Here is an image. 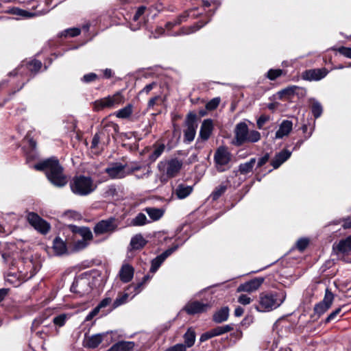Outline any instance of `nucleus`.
I'll use <instances>...</instances> for the list:
<instances>
[{"label": "nucleus", "mask_w": 351, "mask_h": 351, "mask_svg": "<svg viewBox=\"0 0 351 351\" xmlns=\"http://www.w3.org/2000/svg\"><path fill=\"white\" fill-rule=\"evenodd\" d=\"M269 159V154L268 153L265 154L263 157L259 158L257 162V167H261L263 166L265 163L268 162Z\"/></svg>", "instance_id": "nucleus-62"}, {"label": "nucleus", "mask_w": 351, "mask_h": 351, "mask_svg": "<svg viewBox=\"0 0 351 351\" xmlns=\"http://www.w3.org/2000/svg\"><path fill=\"white\" fill-rule=\"evenodd\" d=\"M270 119L269 116L262 114L256 121L257 127L258 129H262L266 122Z\"/></svg>", "instance_id": "nucleus-53"}, {"label": "nucleus", "mask_w": 351, "mask_h": 351, "mask_svg": "<svg viewBox=\"0 0 351 351\" xmlns=\"http://www.w3.org/2000/svg\"><path fill=\"white\" fill-rule=\"evenodd\" d=\"M154 151L149 156V159L152 162L155 161L162 155L165 151V145L164 144L154 145Z\"/></svg>", "instance_id": "nucleus-38"}, {"label": "nucleus", "mask_w": 351, "mask_h": 351, "mask_svg": "<svg viewBox=\"0 0 351 351\" xmlns=\"http://www.w3.org/2000/svg\"><path fill=\"white\" fill-rule=\"evenodd\" d=\"M132 113V106L128 104L123 108L120 109L116 112V116L121 119L128 118Z\"/></svg>", "instance_id": "nucleus-41"}, {"label": "nucleus", "mask_w": 351, "mask_h": 351, "mask_svg": "<svg viewBox=\"0 0 351 351\" xmlns=\"http://www.w3.org/2000/svg\"><path fill=\"white\" fill-rule=\"evenodd\" d=\"M71 191L79 196H86L93 193L97 188V184L90 176H75L70 182Z\"/></svg>", "instance_id": "nucleus-3"}, {"label": "nucleus", "mask_w": 351, "mask_h": 351, "mask_svg": "<svg viewBox=\"0 0 351 351\" xmlns=\"http://www.w3.org/2000/svg\"><path fill=\"white\" fill-rule=\"evenodd\" d=\"M261 133L256 130H249L246 143H256L261 139Z\"/></svg>", "instance_id": "nucleus-45"}, {"label": "nucleus", "mask_w": 351, "mask_h": 351, "mask_svg": "<svg viewBox=\"0 0 351 351\" xmlns=\"http://www.w3.org/2000/svg\"><path fill=\"white\" fill-rule=\"evenodd\" d=\"M192 12H193L192 10L185 12L182 14L180 15L174 21L168 22L166 24L167 27L171 28L173 25H179L181 23H182L183 21H185L186 18L189 17Z\"/></svg>", "instance_id": "nucleus-39"}, {"label": "nucleus", "mask_w": 351, "mask_h": 351, "mask_svg": "<svg viewBox=\"0 0 351 351\" xmlns=\"http://www.w3.org/2000/svg\"><path fill=\"white\" fill-rule=\"evenodd\" d=\"M238 302L243 305H247V304H249L252 302V299L247 295L241 294L238 298Z\"/></svg>", "instance_id": "nucleus-57"}, {"label": "nucleus", "mask_w": 351, "mask_h": 351, "mask_svg": "<svg viewBox=\"0 0 351 351\" xmlns=\"http://www.w3.org/2000/svg\"><path fill=\"white\" fill-rule=\"evenodd\" d=\"M129 295L128 293H125L124 294L118 296L113 302L112 308H117L118 306L126 303L128 300Z\"/></svg>", "instance_id": "nucleus-47"}, {"label": "nucleus", "mask_w": 351, "mask_h": 351, "mask_svg": "<svg viewBox=\"0 0 351 351\" xmlns=\"http://www.w3.org/2000/svg\"><path fill=\"white\" fill-rule=\"evenodd\" d=\"M149 280V276H145L143 278V280L141 282L136 285H130L128 289H127V291H130V289H134V293L133 294V295L132 296V298H133L135 295L138 294V293H140V291H141V286L145 283L147 281H148Z\"/></svg>", "instance_id": "nucleus-48"}, {"label": "nucleus", "mask_w": 351, "mask_h": 351, "mask_svg": "<svg viewBox=\"0 0 351 351\" xmlns=\"http://www.w3.org/2000/svg\"><path fill=\"white\" fill-rule=\"evenodd\" d=\"M184 344L186 348L193 346L195 341V332L193 329L189 328L184 335Z\"/></svg>", "instance_id": "nucleus-37"}, {"label": "nucleus", "mask_w": 351, "mask_h": 351, "mask_svg": "<svg viewBox=\"0 0 351 351\" xmlns=\"http://www.w3.org/2000/svg\"><path fill=\"white\" fill-rule=\"evenodd\" d=\"M145 211L153 221L160 219L164 215L165 210L162 208L147 207Z\"/></svg>", "instance_id": "nucleus-33"}, {"label": "nucleus", "mask_w": 351, "mask_h": 351, "mask_svg": "<svg viewBox=\"0 0 351 351\" xmlns=\"http://www.w3.org/2000/svg\"><path fill=\"white\" fill-rule=\"evenodd\" d=\"M49 11V8L38 10L34 12H29L25 10L17 9L16 11L15 12V14L25 18H31L33 16H40L47 14Z\"/></svg>", "instance_id": "nucleus-28"}, {"label": "nucleus", "mask_w": 351, "mask_h": 351, "mask_svg": "<svg viewBox=\"0 0 351 351\" xmlns=\"http://www.w3.org/2000/svg\"><path fill=\"white\" fill-rule=\"evenodd\" d=\"M117 228V219L114 217H109L97 223L93 228V231L96 235L112 234Z\"/></svg>", "instance_id": "nucleus-9"}, {"label": "nucleus", "mask_w": 351, "mask_h": 351, "mask_svg": "<svg viewBox=\"0 0 351 351\" xmlns=\"http://www.w3.org/2000/svg\"><path fill=\"white\" fill-rule=\"evenodd\" d=\"M186 347L185 345L182 343H178L168 349L165 351H186Z\"/></svg>", "instance_id": "nucleus-61"}, {"label": "nucleus", "mask_w": 351, "mask_h": 351, "mask_svg": "<svg viewBox=\"0 0 351 351\" xmlns=\"http://www.w3.org/2000/svg\"><path fill=\"white\" fill-rule=\"evenodd\" d=\"M334 294L329 290L328 288H326L324 299L317 303L314 307L315 313L320 316L326 312L331 306L334 300Z\"/></svg>", "instance_id": "nucleus-13"}, {"label": "nucleus", "mask_w": 351, "mask_h": 351, "mask_svg": "<svg viewBox=\"0 0 351 351\" xmlns=\"http://www.w3.org/2000/svg\"><path fill=\"white\" fill-rule=\"evenodd\" d=\"M336 249L338 252L343 254L348 253L351 251V235L345 239L341 240L337 245Z\"/></svg>", "instance_id": "nucleus-32"}, {"label": "nucleus", "mask_w": 351, "mask_h": 351, "mask_svg": "<svg viewBox=\"0 0 351 351\" xmlns=\"http://www.w3.org/2000/svg\"><path fill=\"white\" fill-rule=\"evenodd\" d=\"M293 123L289 120H284L280 125L279 129L276 132V138H282L287 136L292 130Z\"/></svg>", "instance_id": "nucleus-24"}, {"label": "nucleus", "mask_w": 351, "mask_h": 351, "mask_svg": "<svg viewBox=\"0 0 351 351\" xmlns=\"http://www.w3.org/2000/svg\"><path fill=\"white\" fill-rule=\"evenodd\" d=\"M256 162V158H252L248 162L241 163L239 166V171L241 174L245 175L251 172Z\"/></svg>", "instance_id": "nucleus-35"}, {"label": "nucleus", "mask_w": 351, "mask_h": 351, "mask_svg": "<svg viewBox=\"0 0 351 351\" xmlns=\"http://www.w3.org/2000/svg\"><path fill=\"white\" fill-rule=\"evenodd\" d=\"M134 276V268L129 264H124L122 265L119 271V277L122 282H130Z\"/></svg>", "instance_id": "nucleus-25"}, {"label": "nucleus", "mask_w": 351, "mask_h": 351, "mask_svg": "<svg viewBox=\"0 0 351 351\" xmlns=\"http://www.w3.org/2000/svg\"><path fill=\"white\" fill-rule=\"evenodd\" d=\"M248 127L245 122H240L237 124L234 129V139L233 144L236 146H241L246 143L248 134Z\"/></svg>", "instance_id": "nucleus-14"}, {"label": "nucleus", "mask_w": 351, "mask_h": 351, "mask_svg": "<svg viewBox=\"0 0 351 351\" xmlns=\"http://www.w3.org/2000/svg\"><path fill=\"white\" fill-rule=\"evenodd\" d=\"M197 114L194 112H189L184 121V141L189 143L192 142L196 134L197 128Z\"/></svg>", "instance_id": "nucleus-8"}, {"label": "nucleus", "mask_w": 351, "mask_h": 351, "mask_svg": "<svg viewBox=\"0 0 351 351\" xmlns=\"http://www.w3.org/2000/svg\"><path fill=\"white\" fill-rule=\"evenodd\" d=\"M298 88L296 86H289L286 88L282 89L279 92V94L283 95H291L295 93V90Z\"/></svg>", "instance_id": "nucleus-55"}, {"label": "nucleus", "mask_w": 351, "mask_h": 351, "mask_svg": "<svg viewBox=\"0 0 351 351\" xmlns=\"http://www.w3.org/2000/svg\"><path fill=\"white\" fill-rule=\"evenodd\" d=\"M53 249L56 255L60 256L66 252V246L65 243L59 237L53 240Z\"/></svg>", "instance_id": "nucleus-31"}, {"label": "nucleus", "mask_w": 351, "mask_h": 351, "mask_svg": "<svg viewBox=\"0 0 351 351\" xmlns=\"http://www.w3.org/2000/svg\"><path fill=\"white\" fill-rule=\"evenodd\" d=\"M145 10H146V7L143 6V5L140 6L137 9L136 13L133 16L132 21H133V22H137L138 23L136 25H134V27H132L133 30H136L140 27V26L138 25V23H140L141 21H143L144 20L143 14H144ZM132 25H133V24H132Z\"/></svg>", "instance_id": "nucleus-34"}, {"label": "nucleus", "mask_w": 351, "mask_h": 351, "mask_svg": "<svg viewBox=\"0 0 351 351\" xmlns=\"http://www.w3.org/2000/svg\"><path fill=\"white\" fill-rule=\"evenodd\" d=\"M102 341V335L97 334L89 337L86 341V346L90 348H97Z\"/></svg>", "instance_id": "nucleus-36"}, {"label": "nucleus", "mask_w": 351, "mask_h": 351, "mask_svg": "<svg viewBox=\"0 0 351 351\" xmlns=\"http://www.w3.org/2000/svg\"><path fill=\"white\" fill-rule=\"evenodd\" d=\"M182 165V161L176 158L159 162L158 169L162 176L171 178L176 177L179 173Z\"/></svg>", "instance_id": "nucleus-5"}, {"label": "nucleus", "mask_w": 351, "mask_h": 351, "mask_svg": "<svg viewBox=\"0 0 351 351\" xmlns=\"http://www.w3.org/2000/svg\"><path fill=\"white\" fill-rule=\"evenodd\" d=\"M27 219L32 226L42 234H47L50 230L49 223L35 213H29Z\"/></svg>", "instance_id": "nucleus-10"}, {"label": "nucleus", "mask_w": 351, "mask_h": 351, "mask_svg": "<svg viewBox=\"0 0 351 351\" xmlns=\"http://www.w3.org/2000/svg\"><path fill=\"white\" fill-rule=\"evenodd\" d=\"M34 169L45 171L48 180L57 187H63L67 182V177L64 174L63 167L56 157H51L34 165Z\"/></svg>", "instance_id": "nucleus-1"}, {"label": "nucleus", "mask_w": 351, "mask_h": 351, "mask_svg": "<svg viewBox=\"0 0 351 351\" xmlns=\"http://www.w3.org/2000/svg\"><path fill=\"white\" fill-rule=\"evenodd\" d=\"M42 62L39 60L23 61L19 66L10 73V75L31 76L36 73L41 68Z\"/></svg>", "instance_id": "nucleus-7"}, {"label": "nucleus", "mask_w": 351, "mask_h": 351, "mask_svg": "<svg viewBox=\"0 0 351 351\" xmlns=\"http://www.w3.org/2000/svg\"><path fill=\"white\" fill-rule=\"evenodd\" d=\"M341 307L335 309L334 311H332L331 313H330V315H328V316L326 317V322L328 323V322H331L332 320L335 319V317H337V315L338 314H339L341 313Z\"/></svg>", "instance_id": "nucleus-60"}, {"label": "nucleus", "mask_w": 351, "mask_h": 351, "mask_svg": "<svg viewBox=\"0 0 351 351\" xmlns=\"http://www.w3.org/2000/svg\"><path fill=\"white\" fill-rule=\"evenodd\" d=\"M233 329L232 326L230 325H224L221 326H217L211 330L212 333L213 334V337L219 336L223 334H225L228 332L231 331Z\"/></svg>", "instance_id": "nucleus-42"}, {"label": "nucleus", "mask_w": 351, "mask_h": 351, "mask_svg": "<svg viewBox=\"0 0 351 351\" xmlns=\"http://www.w3.org/2000/svg\"><path fill=\"white\" fill-rule=\"evenodd\" d=\"M337 51L339 53L343 55V56L351 58V48L350 47H341L337 49Z\"/></svg>", "instance_id": "nucleus-56"}, {"label": "nucleus", "mask_w": 351, "mask_h": 351, "mask_svg": "<svg viewBox=\"0 0 351 351\" xmlns=\"http://www.w3.org/2000/svg\"><path fill=\"white\" fill-rule=\"evenodd\" d=\"M212 337H213V334L212 333V331L210 330L205 333H203L199 338V341L201 342H204V341L208 340L209 339H210Z\"/></svg>", "instance_id": "nucleus-63"}, {"label": "nucleus", "mask_w": 351, "mask_h": 351, "mask_svg": "<svg viewBox=\"0 0 351 351\" xmlns=\"http://www.w3.org/2000/svg\"><path fill=\"white\" fill-rule=\"evenodd\" d=\"M204 25V24H202V25H197V26H191V27H187V28H183L182 29V33L184 34H191V33H193L195 31L198 30L202 27H203Z\"/></svg>", "instance_id": "nucleus-59"}, {"label": "nucleus", "mask_w": 351, "mask_h": 351, "mask_svg": "<svg viewBox=\"0 0 351 351\" xmlns=\"http://www.w3.org/2000/svg\"><path fill=\"white\" fill-rule=\"evenodd\" d=\"M126 168L127 165H123L120 162H114L110 165L105 169V172L112 179H121L128 175Z\"/></svg>", "instance_id": "nucleus-12"}, {"label": "nucleus", "mask_w": 351, "mask_h": 351, "mask_svg": "<svg viewBox=\"0 0 351 351\" xmlns=\"http://www.w3.org/2000/svg\"><path fill=\"white\" fill-rule=\"evenodd\" d=\"M111 302L112 300L110 298H106L103 299L95 308H97L98 311L99 312L101 308L108 306L110 305Z\"/></svg>", "instance_id": "nucleus-58"}, {"label": "nucleus", "mask_w": 351, "mask_h": 351, "mask_svg": "<svg viewBox=\"0 0 351 351\" xmlns=\"http://www.w3.org/2000/svg\"><path fill=\"white\" fill-rule=\"evenodd\" d=\"M308 245L307 239H300L296 243V247L300 251H303Z\"/></svg>", "instance_id": "nucleus-54"}, {"label": "nucleus", "mask_w": 351, "mask_h": 351, "mask_svg": "<svg viewBox=\"0 0 351 351\" xmlns=\"http://www.w3.org/2000/svg\"><path fill=\"white\" fill-rule=\"evenodd\" d=\"M232 154L226 146L219 147L214 154L215 166L218 171L223 172L229 168L232 160Z\"/></svg>", "instance_id": "nucleus-6"}, {"label": "nucleus", "mask_w": 351, "mask_h": 351, "mask_svg": "<svg viewBox=\"0 0 351 351\" xmlns=\"http://www.w3.org/2000/svg\"><path fill=\"white\" fill-rule=\"evenodd\" d=\"M322 106L321 104L315 100L313 99L312 106H311V112L315 118H318L321 116L322 113Z\"/></svg>", "instance_id": "nucleus-44"}, {"label": "nucleus", "mask_w": 351, "mask_h": 351, "mask_svg": "<svg viewBox=\"0 0 351 351\" xmlns=\"http://www.w3.org/2000/svg\"><path fill=\"white\" fill-rule=\"evenodd\" d=\"M193 191V186L185 184H179L173 191L178 199H182L188 197Z\"/></svg>", "instance_id": "nucleus-23"}, {"label": "nucleus", "mask_w": 351, "mask_h": 351, "mask_svg": "<svg viewBox=\"0 0 351 351\" xmlns=\"http://www.w3.org/2000/svg\"><path fill=\"white\" fill-rule=\"evenodd\" d=\"M219 103H220V99L219 98H218V97L213 98V99H211L210 101H208L206 104V109H208L209 110H214V109L217 108V106H219Z\"/></svg>", "instance_id": "nucleus-51"}, {"label": "nucleus", "mask_w": 351, "mask_h": 351, "mask_svg": "<svg viewBox=\"0 0 351 351\" xmlns=\"http://www.w3.org/2000/svg\"><path fill=\"white\" fill-rule=\"evenodd\" d=\"M226 190V186L223 185H220L218 187H217L211 194L213 199H217L223 193H225Z\"/></svg>", "instance_id": "nucleus-50"}, {"label": "nucleus", "mask_w": 351, "mask_h": 351, "mask_svg": "<svg viewBox=\"0 0 351 351\" xmlns=\"http://www.w3.org/2000/svg\"><path fill=\"white\" fill-rule=\"evenodd\" d=\"M134 343L132 341H121L112 346L108 351H132Z\"/></svg>", "instance_id": "nucleus-27"}, {"label": "nucleus", "mask_w": 351, "mask_h": 351, "mask_svg": "<svg viewBox=\"0 0 351 351\" xmlns=\"http://www.w3.org/2000/svg\"><path fill=\"white\" fill-rule=\"evenodd\" d=\"M176 247L174 248L168 249L164 252H162L159 256H156L152 261V265L150 267V271L152 273H155L158 269L160 267L164 261L171 255L176 250Z\"/></svg>", "instance_id": "nucleus-19"}, {"label": "nucleus", "mask_w": 351, "mask_h": 351, "mask_svg": "<svg viewBox=\"0 0 351 351\" xmlns=\"http://www.w3.org/2000/svg\"><path fill=\"white\" fill-rule=\"evenodd\" d=\"M69 317L70 315L69 314L62 313L53 318V323L58 327H62Z\"/></svg>", "instance_id": "nucleus-43"}, {"label": "nucleus", "mask_w": 351, "mask_h": 351, "mask_svg": "<svg viewBox=\"0 0 351 351\" xmlns=\"http://www.w3.org/2000/svg\"><path fill=\"white\" fill-rule=\"evenodd\" d=\"M284 291H265L259 294L256 309L260 312H269L279 307L285 301Z\"/></svg>", "instance_id": "nucleus-2"}, {"label": "nucleus", "mask_w": 351, "mask_h": 351, "mask_svg": "<svg viewBox=\"0 0 351 351\" xmlns=\"http://www.w3.org/2000/svg\"><path fill=\"white\" fill-rule=\"evenodd\" d=\"M122 101V96L118 93L112 97H105L96 101V104L101 108L113 107Z\"/></svg>", "instance_id": "nucleus-18"}, {"label": "nucleus", "mask_w": 351, "mask_h": 351, "mask_svg": "<svg viewBox=\"0 0 351 351\" xmlns=\"http://www.w3.org/2000/svg\"><path fill=\"white\" fill-rule=\"evenodd\" d=\"M291 155V152L287 149H284L276 154L275 157L271 162V165L274 169L278 168L283 162L288 160Z\"/></svg>", "instance_id": "nucleus-21"}, {"label": "nucleus", "mask_w": 351, "mask_h": 351, "mask_svg": "<svg viewBox=\"0 0 351 351\" xmlns=\"http://www.w3.org/2000/svg\"><path fill=\"white\" fill-rule=\"evenodd\" d=\"M99 311L97 308H94L86 317L85 321L91 320L95 316L98 314Z\"/></svg>", "instance_id": "nucleus-64"}, {"label": "nucleus", "mask_w": 351, "mask_h": 351, "mask_svg": "<svg viewBox=\"0 0 351 351\" xmlns=\"http://www.w3.org/2000/svg\"><path fill=\"white\" fill-rule=\"evenodd\" d=\"M98 78V76L95 73H89L83 76L82 81L85 83H90L95 81Z\"/></svg>", "instance_id": "nucleus-52"}, {"label": "nucleus", "mask_w": 351, "mask_h": 351, "mask_svg": "<svg viewBox=\"0 0 351 351\" xmlns=\"http://www.w3.org/2000/svg\"><path fill=\"white\" fill-rule=\"evenodd\" d=\"M81 31L79 28H75V27H73V28H69V29H66L64 31H62V32L60 33V37H67V36H70V37H75V36H78L80 34Z\"/></svg>", "instance_id": "nucleus-46"}, {"label": "nucleus", "mask_w": 351, "mask_h": 351, "mask_svg": "<svg viewBox=\"0 0 351 351\" xmlns=\"http://www.w3.org/2000/svg\"><path fill=\"white\" fill-rule=\"evenodd\" d=\"M147 243V241L141 234H136L132 237L128 247V250L132 251L141 250Z\"/></svg>", "instance_id": "nucleus-20"}, {"label": "nucleus", "mask_w": 351, "mask_h": 351, "mask_svg": "<svg viewBox=\"0 0 351 351\" xmlns=\"http://www.w3.org/2000/svg\"><path fill=\"white\" fill-rule=\"evenodd\" d=\"M213 130V122L210 119H206L203 121L199 131V136L204 141L209 138Z\"/></svg>", "instance_id": "nucleus-26"}, {"label": "nucleus", "mask_w": 351, "mask_h": 351, "mask_svg": "<svg viewBox=\"0 0 351 351\" xmlns=\"http://www.w3.org/2000/svg\"><path fill=\"white\" fill-rule=\"evenodd\" d=\"M36 274L34 269V265L32 261H27L25 267L20 269L19 274L9 273L6 278V281L14 287L19 286L21 282L32 278Z\"/></svg>", "instance_id": "nucleus-4"}, {"label": "nucleus", "mask_w": 351, "mask_h": 351, "mask_svg": "<svg viewBox=\"0 0 351 351\" xmlns=\"http://www.w3.org/2000/svg\"><path fill=\"white\" fill-rule=\"evenodd\" d=\"M148 222L145 214L140 213L132 220V225L134 226H141L145 225Z\"/></svg>", "instance_id": "nucleus-40"}, {"label": "nucleus", "mask_w": 351, "mask_h": 351, "mask_svg": "<svg viewBox=\"0 0 351 351\" xmlns=\"http://www.w3.org/2000/svg\"><path fill=\"white\" fill-rule=\"evenodd\" d=\"M79 233L82 237V240L77 242V247L78 248H84L88 245V241H90L93 238V234L88 228H80L79 229Z\"/></svg>", "instance_id": "nucleus-22"}, {"label": "nucleus", "mask_w": 351, "mask_h": 351, "mask_svg": "<svg viewBox=\"0 0 351 351\" xmlns=\"http://www.w3.org/2000/svg\"><path fill=\"white\" fill-rule=\"evenodd\" d=\"M91 289L89 279L83 276L75 278L71 287V291L78 293L80 296L88 294Z\"/></svg>", "instance_id": "nucleus-11"}, {"label": "nucleus", "mask_w": 351, "mask_h": 351, "mask_svg": "<svg viewBox=\"0 0 351 351\" xmlns=\"http://www.w3.org/2000/svg\"><path fill=\"white\" fill-rule=\"evenodd\" d=\"M210 308L208 303H203L199 301H190L184 306V310L189 315H195L204 313Z\"/></svg>", "instance_id": "nucleus-15"}, {"label": "nucleus", "mask_w": 351, "mask_h": 351, "mask_svg": "<svg viewBox=\"0 0 351 351\" xmlns=\"http://www.w3.org/2000/svg\"><path fill=\"white\" fill-rule=\"evenodd\" d=\"M328 73L327 69L323 67L319 69H308L302 73V77L307 81H319L324 78Z\"/></svg>", "instance_id": "nucleus-16"}, {"label": "nucleus", "mask_w": 351, "mask_h": 351, "mask_svg": "<svg viewBox=\"0 0 351 351\" xmlns=\"http://www.w3.org/2000/svg\"><path fill=\"white\" fill-rule=\"evenodd\" d=\"M229 308L227 306L222 307L213 315V321L216 323H221L228 319Z\"/></svg>", "instance_id": "nucleus-30"}, {"label": "nucleus", "mask_w": 351, "mask_h": 351, "mask_svg": "<svg viewBox=\"0 0 351 351\" xmlns=\"http://www.w3.org/2000/svg\"><path fill=\"white\" fill-rule=\"evenodd\" d=\"M142 169H143V170L145 171L143 173V174L141 175V176L136 175V177L138 179L143 178L144 177H148L149 176L150 173L152 172L150 167H142L141 166L136 164V165H132L131 167H129V166L127 165L126 170H127V173H128V175H129V174H131V173H132L133 172H134L136 171H138V170H141Z\"/></svg>", "instance_id": "nucleus-29"}, {"label": "nucleus", "mask_w": 351, "mask_h": 351, "mask_svg": "<svg viewBox=\"0 0 351 351\" xmlns=\"http://www.w3.org/2000/svg\"><path fill=\"white\" fill-rule=\"evenodd\" d=\"M282 74V69H269L267 71V77L270 80H274L278 77L281 76Z\"/></svg>", "instance_id": "nucleus-49"}, {"label": "nucleus", "mask_w": 351, "mask_h": 351, "mask_svg": "<svg viewBox=\"0 0 351 351\" xmlns=\"http://www.w3.org/2000/svg\"><path fill=\"white\" fill-rule=\"evenodd\" d=\"M265 279L262 277L254 278L247 282L241 284L238 288V292L251 293L256 291L263 283Z\"/></svg>", "instance_id": "nucleus-17"}]
</instances>
